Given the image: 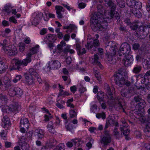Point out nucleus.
Masks as SVG:
<instances>
[{
	"label": "nucleus",
	"mask_w": 150,
	"mask_h": 150,
	"mask_svg": "<svg viewBox=\"0 0 150 150\" xmlns=\"http://www.w3.org/2000/svg\"><path fill=\"white\" fill-rule=\"evenodd\" d=\"M97 8L98 12H95L91 15L90 19L91 27L92 30L95 31L102 30L103 29H105L108 25L107 23H106L105 25H104V22L100 23L101 21L100 20L103 17V14L101 12L103 10L102 6L99 5Z\"/></svg>",
	"instance_id": "1"
},
{
	"label": "nucleus",
	"mask_w": 150,
	"mask_h": 150,
	"mask_svg": "<svg viewBox=\"0 0 150 150\" xmlns=\"http://www.w3.org/2000/svg\"><path fill=\"white\" fill-rule=\"evenodd\" d=\"M39 45H37L35 47L32 48L30 52L28 53L26 59L21 61L18 59H14L11 61L13 67L11 69H18L19 70L21 66H26L30 63L31 61V55L37 52L38 50Z\"/></svg>",
	"instance_id": "2"
},
{
	"label": "nucleus",
	"mask_w": 150,
	"mask_h": 150,
	"mask_svg": "<svg viewBox=\"0 0 150 150\" xmlns=\"http://www.w3.org/2000/svg\"><path fill=\"white\" fill-rule=\"evenodd\" d=\"M124 73L119 70L117 72H116L114 75V78L115 83L120 87H122L123 85L127 86H129L131 85L130 82L125 79L123 76Z\"/></svg>",
	"instance_id": "3"
},
{
	"label": "nucleus",
	"mask_w": 150,
	"mask_h": 150,
	"mask_svg": "<svg viewBox=\"0 0 150 150\" xmlns=\"http://www.w3.org/2000/svg\"><path fill=\"white\" fill-rule=\"evenodd\" d=\"M108 6L110 9V12H109L106 14L105 16V18L106 20L104 21H106V23H107L108 22H109L110 20L112 19L114 20H117V21H118L120 19L119 14L117 12L114 11L116 8V5H115V8L113 10H112L110 6Z\"/></svg>",
	"instance_id": "4"
},
{
	"label": "nucleus",
	"mask_w": 150,
	"mask_h": 150,
	"mask_svg": "<svg viewBox=\"0 0 150 150\" xmlns=\"http://www.w3.org/2000/svg\"><path fill=\"white\" fill-rule=\"evenodd\" d=\"M112 100L111 104L114 107V108L117 110H121L124 111V110L123 107L122 102L123 100L121 98L118 97H116Z\"/></svg>",
	"instance_id": "5"
},
{
	"label": "nucleus",
	"mask_w": 150,
	"mask_h": 150,
	"mask_svg": "<svg viewBox=\"0 0 150 150\" xmlns=\"http://www.w3.org/2000/svg\"><path fill=\"white\" fill-rule=\"evenodd\" d=\"M131 50L129 45L127 42L124 43L121 45L118 51L119 55L120 57L122 56V54H128Z\"/></svg>",
	"instance_id": "6"
},
{
	"label": "nucleus",
	"mask_w": 150,
	"mask_h": 150,
	"mask_svg": "<svg viewBox=\"0 0 150 150\" xmlns=\"http://www.w3.org/2000/svg\"><path fill=\"white\" fill-rule=\"evenodd\" d=\"M104 135L101 137L100 142L101 144L104 146L108 145L111 142V137L109 132L105 131L104 133Z\"/></svg>",
	"instance_id": "7"
},
{
	"label": "nucleus",
	"mask_w": 150,
	"mask_h": 150,
	"mask_svg": "<svg viewBox=\"0 0 150 150\" xmlns=\"http://www.w3.org/2000/svg\"><path fill=\"white\" fill-rule=\"evenodd\" d=\"M8 93L10 96H16L18 98H20L23 94V91L18 87L11 88L9 89Z\"/></svg>",
	"instance_id": "8"
},
{
	"label": "nucleus",
	"mask_w": 150,
	"mask_h": 150,
	"mask_svg": "<svg viewBox=\"0 0 150 150\" xmlns=\"http://www.w3.org/2000/svg\"><path fill=\"white\" fill-rule=\"evenodd\" d=\"M100 45L99 40L97 39H94L93 42H88L85 45L86 47L88 50H93V51H96L97 47Z\"/></svg>",
	"instance_id": "9"
},
{
	"label": "nucleus",
	"mask_w": 150,
	"mask_h": 150,
	"mask_svg": "<svg viewBox=\"0 0 150 150\" xmlns=\"http://www.w3.org/2000/svg\"><path fill=\"white\" fill-rule=\"evenodd\" d=\"M4 50L6 53L10 56L14 55L17 53V49L14 45L7 46L5 48H4Z\"/></svg>",
	"instance_id": "10"
},
{
	"label": "nucleus",
	"mask_w": 150,
	"mask_h": 150,
	"mask_svg": "<svg viewBox=\"0 0 150 150\" xmlns=\"http://www.w3.org/2000/svg\"><path fill=\"white\" fill-rule=\"evenodd\" d=\"M133 61V56L130 54H127L122 59V63L125 66L127 67L131 65Z\"/></svg>",
	"instance_id": "11"
},
{
	"label": "nucleus",
	"mask_w": 150,
	"mask_h": 150,
	"mask_svg": "<svg viewBox=\"0 0 150 150\" xmlns=\"http://www.w3.org/2000/svg\"><path fill=\"white\" fill-rule=\"evenodd\" d=\"M11 125L9 118L6 115L4 116L2 119L1 126L5 129H8Z\"/></svg>",
	"instance_id": "12"
},
{
	"label": "nucleus",
	"mask_w": 150,
	"mask_h": 150,
	"mask_svg": "<svg viewBox=\"0 0 150 150\" xmlns=\"http://www.w3.org/2000/svg\"><path fill=\"white\" fill-rule=\"evenodd\" d=\"M24 76L25 79L26 83L29 85H32L34 83V79L32 76L30 77L28 74H24Z\"/></svg>",
	"instance_id": "13"
},
{
	"label": "nucleus",
	"mask_w": 150,
	"mask_h": 150,
	"mask_svg": "<svg viewBox=\"0 0 150 150\" xmlns=\"http://www.w3.org/2000/svg\"><path fill=\"white\" fill-rule=\"evenodd\" d=\"M29 125V122L28 119L23 118L21 119L20 121V127H24L28 129Z\"/></svg>",
	"instance_id": "14"
},
{
	"label": "nucleus",
	"mask_w": 150,
	"mask_h": 150,
	"mask_svg": "<svg viewBox=\"0 0 150 150\" xmlns=\"http://www.w3.org/2000/svg\"><path fill=\"white\" fill-rule=\"evenodd\" d=\"M7 68L8 66L5 63L4 61H2L0 58V74L4 72Z\"/></svg>",
	"instance_id": "15"
},
{
	"label": "nucleus",
	"mask_w": 150,
	"mask_h": 150,
	"mask_svg": "<svg viewBox=\"0 0 150 150\" xmlns=\"http://www.w3.org/2000/svg\"><path fill=\"white\" fill-rule=\"evenodd\" d=\"M19 144L21 146V149L23 150H28L29 149V144L23 141L22 138H21L19 142Z\"/></svg>",
	"instance_id": "16"
},
{
	"label": "nucleus",
	"mask_w": 150,
	"mask_h": 150,
	"mask_svg": "<svg viewBox=\"0 0 150 150\" xmlns=\"http://www.w3.org/2000/svg\"><path fill=\"white\" fill-rule=\"evenodd\" d=\"M128 126V125L126 124L125 125H123L122 127H120L121 133H122L125 136H127L128 135L127 133L129 132V130L127 128Z\"/></svg>",
	"instance_id": "17"
},
{
	"label": "nucleus",
	"mask_w": 150,
	"mask_h": 150,
	"mask_svg": "<svg viewBox=\"0 0 150 150\" xmlns=\"http://www.w3.org/2000/svg\"><path fill=\"white\" fill-rule=\"evenodd\" d=\"M56 35L52 34H48L46 35L44 38L47 39L50 42H54L57 39Z\"/></svg>",
	"instance_id": "18"
},
{
	"label": "nucleus",
	"mask_w": 150,
	"mask_h": 150,
	"mask_svg": "<svg viewBox=\"0 0 150 150\" xmlns=\"http://www.w3.org/2000/svg\"><path fill=\"white\" fill-rule=\"evenodd\" d=\"M47 129L49 131L51 134H54L56 132L52 121H50L48 123L47 125Z\"/></svg>",
	"instance_id": "19"
},
{
	"label": "nucleus",
	"mask_w": 150,
	"mask_h": 150,
	"mask_svg": "<svg viewBox=\"0 0 150 150\" xmlns=\"http://www.w3.org/2000/svg\"><path fill=\"white\" fill-rule=\"evenodd\" d=\"M50 65L52 68L57 69L60 67L61 64L58 61L54 60L51 61Z\"/></svg>",
	"instance_id": "20"
},
{
	"label": "nucleus",
	"mask_w": 150,
	"mask_h": 150,
	"mask_svg": "<svg viewBox=\"0 0 150 150\" xmlns=\"http://www.w3.org/2000/svg\"><path fill=\"white\" fill-rule=\"evenodd\" d=\"M112 51L111 50L110 52V53L112 55H108V60L110 64L113 63L112 55H115L116 54V51L115 50L112 49Z\"/></svg>",
	"instance_id": "21"
},
{
	"label": "nucleus",
	"mask_w": 150,
	"mask_h": 150,
	"mask_svg": "<svg viewBox=\"0 0 150 150\" xmlns=\"http://www.w3.org/2000/svg\"><path fill=\"white\" fill-rule=\"evenodd\" d=\"M104 87L106 91V93L109 96L108 98H110V100L112 99H113V97L112 96V94L109 86L108 84H105L104 85Z\"/></svg>",
	"instance_id": "22"
},
{
	"label": "nucleus",
	"mask_w": 150,
	"mask_h": 150,
	"mask_svg": "<svg viewBox=\"0 0 150 150\" xmlns=\"http://www.w3.org/2000/svg\"><path fill=\"white\" fill-rule=\"evenodd\" d=\"M35 135L38 136L39 139L43 138L44 136L45 133L43 130L42 129L37 130L35 133Z\"/></svg>",
	"instance_id": "23"
},
{
	"label": "nucleus",
	"mask_w": 150,
	"mask_h": 150,
	"mask_svg": "<svg viewBox=\"0 0 150 150\" xmlns=\"http://www.w3.org/2000/svg\"><path fill=\"white\" fill-rule=\"evenodd\" d=\"M98 59L99 57L96 54H94L93 57L90 58V61L91 63L93 64L94 65H96L99 62Z\"/></svg>",
	"instance_id": "24"
},
{
	"label": "nucleus",
	"mask_w": 150,
	"mask_h": 150,
	"mask_svg": "<svg viewBox=\"0 0 150 150\" xmlns=\"http://www.w3.org/2000/svg\"><path fill=\"white\" fill-rule=\"evenodd\" d=\"M143 65L145 68L147 69H150V59H144L143 62Z\"/></svg>",
	"instance_id": "25"
},
{
	"label": "nucleus",
	"mask_w": 150,
	"mask_h": 150,
	"mask_svg": "<svg viewBox=\"0 0 150 150\" xmlns=\"http://www.w3.org/2000/svg\"><path fill=\"white\" fill-rule=\"evenodd\" d=\"M131 11L136 17L138 18H139L142 17V14L138 10L136 9H132L131 10Z\"/></svg>",
	"instance_id": "26"
},
{
	"label": "nucleus",
	"mask_w": 150,
	"mask_h": 150,
	"mask_svg": "<svg viewBox=\"0 0 150 150\" xmlns=\"http://www.w3.org/2000/svg\"><path fill=\"white\" fill-rule=\"evenodd\" d=\"M21 108L20 105L18 103H16L12 106L11 108L13 112H16L20 110Z\"/></svg>",
	"instance_id": "27"
},
{
	"label": "nucleus",
	"mask_w": 150,
	"mask_h": 150,
	"mask_svg": "<svg viewBox=\"0 0 150 150\" xmlns=\"http://www.w3.org/2000/svg\"><path fill=\"white\" fill-rule=\"evenodd\" d=\"M28 72L31 77L32 76H34L35 77H37L39 76L36 70L33 68H30L28 70Z\"/></svg>",
	"instance_id": "28"
},
{
	"label": "nucleus",
	"mask_w": 150,
	"mask_h": 150,
	"mask_svg": "<svg viewBox=\"0 0 150 150\" xmlns=\"http://www.w3.org/2000/svg\"><path fill=\"white\" fill-rule=\"evenodd\" d=\"M113 134L115 137L117 139H119L122 137V133L120 134L119 132L117 131L116 127L113 130Z\"/></svg>",
	"instance_id": "29"
},
{
	"label": "nucleus",
	"mask_w": 150,
	"mask_h": 150,
	"mask_svg": "<svg viewBox=\"0 0 150 150\" xmlns=\"http://www.w3.org/2000/svg\"><path fill=\"white\" fill-rule=\"evenodd\" d=\"M140 100L137 103V107L139 108L138 110L143 109L146 106V103L144 100V102H142Z\"/></svg>",
	"instance_id": "30"
},
{
	"label": "nucleus",
	"mask_w": 150,
	"mask_h": 150,
	"mask_svg": "<svg viewBox=\"0 0 150 150\" xmlns=\"http://www.w3.org/2000/svg\"><path fill=\"white\" fill-rule=\"evenodd\" d=\"M2 110V111L3 112L10 113L13 112L11 108L7 106L4 107Z\"/></svg>",
	"instance_id": "31"
},
{
	"label": "nucleus",
	"mask_w": 150,
	"mask_h": 150,
	"mask_svg": "<svg viewBox=\"0 0 150 150\" xmlns=\"http://www.w3.org/2000/svg\"><path fill=\"white\" fill-rule=\"evenodd\" d=\"M142 69V67L141 66L137 65L134 67L132 71L135 74H138L140 72Z\"/></svg>",
	"instance_id": "32"
},
{
	"label": "nucleus",
	"mask_w": 150,
	"mask_h": 150,
	"mask_svg": "<svg viewBox=\"0 0 150 150\" xmlns=\"http://www.w3.org/2000/svg\"><path fill=\"white\" fill-rule=\"evenodd\" d=\"M145 135L148 137H150V127L148 125H146L144 130Z\"/></svg>",
	"instance_id": "33"
},
{
	"label": "nucleus",
	"mask_w": 150,
	"mask_h": 150,
	"mask_svg": "<svg viewBox=\"0 0 150 150\" xmlns=\"http://www.w3.org/2000/svg\"><path fill=\"white\" fill-rule=\"evenodd\" d=\"M104 94L103 92L98 93L97 94V98L98 101L100 102L103 101L104 99Z\"/></svg>",
	"instance_id": "34"
},
{
	"label": "nucleus",
	"mask_w": 150,
	"mask_h": 150,
	"mask_svg": "<svg viewBox=\"0 0 150 150\" xmlns=\"http://www.w3.org/2000/svg\"><path fill=\"white\" fill-rule=\"evenodd\" d=\"M135 2L134 0H127L126 3L128 6L133 8L134 6Z\"/></svg>",
	"instance_id": "35"
},
{
	"label": "nucleus",
	"mask_w": 150,
	"mask_h": 150,
	"mask_svg": "<svg viewBox=\"0 0 150 150\" xmlns=\"http://www.w3.org/2000/svg\"><path fill=\"white\" fill-rule=\"evenodd\" d=\"M87 139L89 140V142L86 144V146L90 149L92 147V144L94 143V140L92 138L89 137L87 138Z\"/></svg>",
	"instance_id": "36"
},
{
	"label": "nucleus",
	"mask_w": 150,
	"mask_h": 150,
	"mask_svg": "<svg viewBox=\"0 0 150 150\" xmlns=\"http://www.w3.org/2000/svg\"><path fill=\"white\" fill-rule=\"evenodd\" d=\"M70 117L71 118H74L77 115V112L75 109H71L69 111Z\"/></svg>",
	"instance_id": "37"
},
{
	"label": "nucleus",
	"mask_w": 150,
	"mask_h": 150,
	"mask_svg": "<svg viewBox=\"0 0 150 150\" xmlns=\"http://www.w3.org/2000/svg\"><path fill=\"white\" fill-rule=\"evenodd\" d=\"M63 52L64 53L69 52L71 54L74 53L75 52L73 50L70 48V46H67L65 47L64 50Z\"/></svg>",
	"instance_id": "38"
},
{
	"label": "nucleus",
	"mask_w": 150,
	"mask_h": 150,
	"mask_svg": "<svg viewBox=\"0 0 150 150\" xmlns=\"http://www.w3.org/2000/svg\"><path fill=\"white\" fill-rule=\"evenodd\" d=\"M65 128L67 131L71 132L73 131V127L71 124L69 123L65 125Z\"/></svg>",
	"instance_id": "39"
},
{
	"label": "nucleus",
	"mask_w": 150,
	"mask_h": 150,
	"mask_svg": "<svg viewBox=\"0 0 150 150\" xmlns=\"http://www.w3.org/2000/svg\"><path fill=\"white\" fill-rule=\"evenodd\" d=\"M144 55L142 53L139 54H137L136 57V60L138 62H140L142 59H144Z\"/></svg>",
	"instance_id": "40"
},
{
	"label": "nucleus",
	"mask_w": 150,
	"mask_h": 150,
	"mask_svg": "<svg viewBox=\"0 0 150 150\" xmlns=\"http://www.w3.org/2000/svg\"><path fill=\"white\" fill-rule=\"evenodd\" d=\"M134 8L132 9H139L142 7V4L140 2H137L135 3L134 6Z\"/></svg>",
	"instance_id": "41"
},
{
	"label": "nucleus",
	"mask_w": 150,
	"mask_h": 150,
	"mask_svg": "<svg viewBox=\"0 0 150 150\" xmlns=\"http://www.w3.org/2000/svg\"><path fill=\"white\" fill-rule=\"evenodd\" d=\"M117 4L121 8H123L125 6V3L123 0H116Z\"/></svg>",
	"instance_id": "42"
},
{
	"label": "nucleus",
	"mask_w": 150,
	"mask_h": 150,
	"mask_svg": "<svg viewBox=\"0 0 150 150\" xmlns=\"http://www.w3.org/2000/svg\"><path fill=\"white\" fill-rule=\"evenodd\" d=\"M96 117L98 119H100L101 117L103 119H104L105 118V114L104 112L97 113L96 115Z\"/></svg>",
	"instance_id": "43"
},
{
	"label": "nucleus",
	"mask_w": 150,
	"mask_h": 150,
	"mask_svg": "<svg viewBox=\"0 0 150 150\" xmlns=\"http://www.w3.org/2000/svg\"><path fill=\"white\" fill-rule=\"evenodd\" d=\"M134 100L137 103L139 102L140 100H141L140 101H141L142 102V101L144 102V99H142L141 97L138 96H137L134 97Z\"/></svg>",
	"instance_id": "44"
},
{
	"label": "nucleus",
	"mask_w": 150,
	"mask_h": 150,
	"mask_svg": "<svg viewBox=\"0 0 150 150\" xmlns=\"http://www.w3.org/2000/svg\"><path fill=\"white\" fill-rule=\"evenodd\" d=\"M57 141L53 138H50L49 143L52 146H55L57 144Z\"/></svg>",
	"instance_id": "45"
},
{
	"label": "nucleus",
	"mask_w": 150,
	"mask_h": 150,
	"mask_svg": "<svg viewBox=\"0 0 150 150\" xmlns=\"http://www.w3.org/2000/svg\"><path fill=\"white\" fill-rule=\"evenodd\" d=\"M55 8L57 14L61 13L63 8L62 7L60 6H56Z\"/></svg>",
	"instance_id": "46"
},
{
	"label": "nucleus",
	"mask_w": 150,
	"mask_h": 150,
	"mask_svg": "<svg viewBox=\"0 0 150 150\" xmlns=\"http://www.w3.org/2000/svg\"><path fill=\"white\" fill-rule=\"evenodd\" d=\"M22 78L21 75H17L15 78L13 80V81L14 83H16L18 81L20 80Z\"/></svg>",
	"instance_id": "47"
},
{
	"label": "nucleus",
	"mask_w": 150,
	"mask_h": 150,
	"mask_svg": "<svg viewBox=\"0 0 150 150\" xmlns=\"http://www.w3.org/2000/svg\"><path fill=\"white\" fill-rule=\"evenodd\" d=\"M25 45L23 42H21L19 44V49L21 52H23L25 49Z\"/></svg>",
	"instance_id": "48"
},
{
	"label": "nucleus",
	"mask_w": 150,
	"mask_h": 150,
	"mask_svg": "<svg viewBox=\"0 0 150 150\" xmlns=\"http://www.w3.org/2000/svg\"><path fill=\"white\" fill-rule=\"evenodd\" d=\"M86 88L80 84L79 88V91L81 93L84 92L86 91Z\"/></svg>",
	"instance_id": "49"
},
{
	"label": "nucleus",
	"mask_w": 150,
	"mask_h": 150,
	"mask_svg": "<svg viewBox=\"0 0 150 150\" xmlns=\"http://www.w3.org/2000/svg\"><path fill=\"white\" fill-rule=\"evenodd\" d=\"M140 45L137 43H135L133 45V48L134 50H137L139 48Z\"/></svg>",
	"instance_id": "50"
},
{
	"label": "nucleus",
	"mask_w": 150,
	"mask_h": 150,
	"mask_svg": "<svg viewBox=\"0 0 150 150\" xmlns=\"http://www.w3.org/2000/svg\"><path fill=\"white\" fill-rule=\"evenodd\" d=\"M57 147V148H58L59 150H64V145L62 143L60 144Z\"/></svg>",
	"instance_id": "51"
},
{
	"label": "nucleus",
	"mask_w": 150,
	"mask_h": 150,
	"mask_svg": "<svg viewBox=\"0 0 150 150\" xmlns=\"http://www.w3.org/2000/svg\"><path fill=\"white\" fill-rule=\"evenodd\" d=\"M1 45L3 46V48H5L7 44V40L6 39L4 40L2 42H1Z\"/></svg>",
	"instance_id": "52"
},
{
	"label": "nucleus",
	"mask_w": 150,
	"mask_h": 150,
	"mask_svg": "<svg viewBox=\"0 0 150 150\" xmlns=\"http://www.w3.org/2000/svg\"><path fill=\"white\" fill-rule=\"evenodd\" d=\"M119 29L120 30L123 32H126L127 31L126 27L121 25H120Z\"/></svg>",
	"instance_id": "53"
},
{
	"label": "nucleus",
	"mask_w": 150,
	"mask_h": 150,
	"mask_svg": "<svg viewBox=\"0 0 150 150\" xmlns=\"http://www.w3.org/2000/svg\"><path fill=\"white\" fill-rule=\"evenodd\" d=\"M106 122L107 124H108L109 125H112L115 123V122L112 119L109 118Z\"/></svg>",
	"instance_id": "54"
},
{
	"label": "nucleus",
	"mask_w": 150,
	"mask_h": 150,
	"mask_svg": "<svg viewBox=\"0 0 150 150\" xmlns=\"http://www.w3.org/2000/svg\"><path fill=\"white\" fill-rule=\"evenodd\" d=\"M47 30L46 28L42 29L40 32V34L42 35H43L47 33Z\"/></svg>",
	"instance_id": "55"
},
{
	"label": "nucleus",
	"mask_w": 150,
	"mask_h": 150,
	"mask_svg": "<svg viewBox=\"0 0 150 150\" xmlns=\"http://www.w3.org/2000/svg\"><path fill=\"white\" fill-rule=\"evenodd\" d=\"M139 25L137 24H135L132 25L131 26V28L132 30H135L138 28Z\"/></svg>",
	"instance_id": "56"
},
{
	"label": "nucleus",
	"mask_w": 150,
	"mask_h": 150,
	"mask_svg": "<svg viewBox=\"0 0 150 150\" xmlns=\"http://www.w3.org/2000/svg\"><path fill=\"white\" fill-rule=\"evenodd\" d=\"M86 53V50L84 48H83L82 50H81L78 53L79 55H81L85 54Z\"/></svg>",
	"instance_id": "57"
},
{
	"label": "nucleus",
	"mask_w": 150,
	"mask_h": 150,
	"mask_svg": "<svg viewBox=\"0 0 150 150\" xmlns=\"http://www.w3.org/2000/svg\"><path fill=\"white\" fill-rule=\"evenodd\" d=\"M70 89L71 91L73 93H74L76 91L77 88L75 86H71L70 88Z\"/></svg>",
	"instance_id": "58"
},
{
	"label": "nucleus",
	"mask_w": 150,
	"mask_h": 150,
	"mask_svg": "<svg viewBox=\"0 0 150 150\" xmlns=\"http://www.w3.org/2000/svg\"><path fill=\"white\" fill-rule=\"evenodd\" d=\"M9 21H10L12 22L15 23H17V20L15 19V18L13 17H11L9 18Z\"/></svg>",
	"instance_id": "59"
},
{
	"label": "nucleus",
	"mask_w": 150,
	"mask_h": 150,
	"mask_svg": "<svg viewBox=\"0 0 150 150\" xmlns=\"http://www.w3.org/2000/svg\"><path fill=\"white\" fill-rule=\"evenodd\" d=\"M86 6V4L83 3H80L79 4V6L81 8H84Z\"/></svg>",
	"instance_id": "60"
},
{
	"label": "nucleus",
	"mask_w": 150,
	"mask_h": 150,
	"mask_svg": "<svg viewBox=\"0 0 150 150\" xmlns=\"http://www.w3.org/2000/svg\"><path fill=\"white\" fill-rule=\"evenodd\" d=\"M71 59L70 57H67L66 59V63L67 64H70L71 63Z\"/></svg>",
	"instance_id": "61"
},
{
	"label": "nucleus",
	"mask_w": 150,
	"mask_h": 150,
	"mask_svg": "<svg viewBox=\"0 0 150 150\" xmlns=\"http://www.w3.org/2000/svg\"><path fill=\"white\" fill-rule=\"evenodd\" d=\"M4 10L8 13H10V7L8 6H5Z\"/></svg>",
	"instance_id": "62"
},
{
	"label": "nucleus",
	"mask_w": 150,
	"mask_h": 150,
	"mask_svg": "<svg viewBox=\"0 0 150 150\" xmlns=\"http://www.w3.org/2000/svg\"><path fill=\"white\" fill-rule=\"evenodd\" d=\"M76 50L78 53L81 50V46L80 44L79 43H76Z\"/></svg>",
	"instance_id": "63"
},
{
	"label": "nucleus",
	"mask_w": 150,
	"mask_h": 150,
	"mask_svg": "<svg viewBox=\"0 0 150 150\" xmlns=\"http://www.w3.org/2000/svg\"><path fill=\"white\" fill-rule=\"evenodd\" d=\"M70 38V35L68 34H66L64 36V39L65 41H68Z\"/></svg>",
	"instance_id": "64"
}]
</instances>
